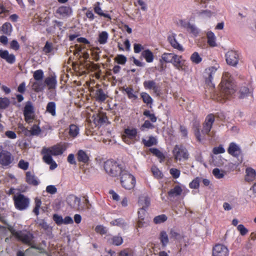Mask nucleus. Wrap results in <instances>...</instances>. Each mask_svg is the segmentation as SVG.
I'll return each instance as SVG.
<instances>
[{
	"label": "nucleus",
	"instance_id": "nucleus-1",
	"mask_svg": "<svg viewBox=\"0 0 256 256\" xmlns=\"http://www.w3.org/2000/svg\"><path fill=\"white\" fill-rule=\"evenodd\" d=\"M215 122V116L213 114H210L206 116L204 121L202 124V134H200L199 124L194 125V134L196 140L199 142L206 139V136L213 138L215 134L214 131H212V126Z\"/></svg>",
	"mask_w": 256,
	"mask_h": 256
},
{
	"label": "nucleus",
	"instance_id": "nucleus-2",
	"mask_svg": "<svg viewBox=\"0 0 256 256\" xmlns=\"http://www.w3.org/2000/svg\"><path fill=\"white\" fill-rule=\"evenodd\" d=\"M220 86V96L216 99L218 101L223 102V100L228 99L235 92L233 80L229 72L223 74Z\"/></svg>",
	"mask_w": 256,
	"mask_h": 256
},
{
	"label": "nucleus",
	"instance_id": "nucleus-3",
	"mask_svg": "<svg viewBox=\"0 0 256 256\" xmlns=\"http://www.w3.org/2000/svg\"><path fill=\"white\" fill-rule=\"evenodd\" d=\"M104 168L108 174L113 177L120 176L125 170H122L120 164L112 160H107L104 162Z\"/></svg>",
	"mask_w": 256,
	"mask_h": 256
},
{
	"label": "nucleus",
	"instance_id": "nucleus-4",
	"mask_svg": "<svg viewBox=\"0 0 256 256\" xmlns=\"http://www.w3.org/2000/svg\"><path fill=\"white\" fill-rule=\"evenodd\" d=\"M138 129L132 126L126 128L122 136V140L128 144H134L138 140Z\"/></svg>",
	"mask_w": 256,
	"mask_h": 256
},
{
	"label": "nucleus",
	"instance_id": "nucleus-5",
	"mask_svg": "<svg viewBox=\"0 0 256 256\" xmlns=\"http://www.w3.org/2000/svg\"><path fill=\"white\" fill-rule=\"evenodd\" d=\"M136 182V178L133 175L126 170L123 172L120 176V183L123 188L126 190H132L135 186Z\"/></svg>",
	"mask_w": 256,
	"mask_h": 256
},
{
	"label": "nucleus",
	"instance_id": "nucleus-6",
	"mask_svg": "<svg viewBox=\"0 0 256 256\" xmlns=\"http://www.w3.org/2000/svg\"><path fill=\"white\" fill-rule=\"evenodd\" d=\"M14 157L12 154L6 150H0V164L4 168L10 167L14 164Z\"/></svg>",
	"mask_w": 256,
	"mask_h": 256
},
{
	"label": "nucleus",
	"instance_id": "nucleus-7",
	"mask_svg": "<svg viewBox=\"0 0 256 256\" xmlns=\"http://www.w3.org/2000/svg\"><path fill=\"white\" fill-rule=\"evenodd\" d=\"M15 208L20 210H26L30 204V199L22 194H18L14 196Z\"/></svg>",
	"mask_w": 256,
	"mask_h": 256
},
{
	"label": "nucleus",
	"instance_id": "nucleus-8",
	"mask_svg": "<svg viewBox=\"0 0 256 256\" xmlns=\"http://www.w3.org/2000/svg\"><path fill=\"white\" fill-rule=\"evenodd\" d=\"M66 150L65 146L60 144L49 148H44L42 150V154L43 156H56L62 154Z\"/></svg>",
	"mask_w": 256,
	"mask_h": 256
},
{
	"label": "nucleus",
	"instance_id": "nucleus-9",
	"mask_svg": "<svg viewBox=\"0 0 256 256\" xmlns=\"http://www.w3.org/2000/svg\"><path fill=\"white\" fill-rule=\"evenodd\" d=\"M173 154L176 160H186L188 158L189 154L187 149L182 145H176L173 150Z\"/></svg>",
	"mask_w": 256,
	"mask_h": 256
},
{
	"label": "nucleus",
	"instance_id": "nucleus-10",
	"mask_svg": "<svg viewBox=\"0 0 256 256\" xmlns=\"http://www.w3.org/2000/svg\"><path fill=\"white\" fill-rule=\"evenodd\" d=\"M12 234L19 241L24 244H30L33 238L32 234L22 230L16 231L14 230H10Z\"/></svg>",
	"mask_w": 256,
	"mask_h": 256
},
{
	"label": "nucleus",
	"instance_id": "nucleus-11",
	"mask_svg": "<svg viewBox=\"0 0 256 256\" xmlns=\"http://www.w3.org/2000/svg\"><path fill=\"white\" fill-rule=\"evenodd\" d=\"M172 66L178 70L184 72L188 70V66L182 56L176 54L172 63Z\"/></svg>",
	"mask_w": 256,
	"mask_h": 256
},
{
	"label": "nucleus",
	"instance_id": "nucleus-12",
	"mask_svg": "<svg viewBox=\"0 0 256 256\" xmlns=\"http://www.w3.org/2000/svg\"><path fill=\"white\" fill-rule=\"evenodd\" d=\"M68 204L70 207L76 210H84V208L80 204V199L78 196L70 194L68 196L66 199Z\"/></svg>",
	"mask_w": 256,
	"mask_h": 256
},
{
	"label": "nucleus",
	"instance_id": "nucleus-13",
	"mask_svg": "<svg viewBox=\"0 0 256 256\" xmlns=\"http://www.w3.org/2000/svg\"><path fill=\"white\" fill-rule=\"evenodd\" d=\"M34 107L32 102L30 101L27 102L24 109V120L27 123H30L34 119Z\"/></svg>",
	"mask_w": 256,
	"mask_h": 256
},
{
	"label": "nucleus",
	"instance_id": "nucleus-14",
	"mask_svg": "<svg viewBox=\"0 0 256 256\" xmlns=\"http://www.w3.org/2000/svg\"><path fill=\"white\" fill-rule=\"evenodd\" d=\"M226 60L228 64L236 66L238 62V54L234 50L228 51L226 54Z\"/></svg>",
	"mask_w": 256,
	"mask_h": 256
},
{
	"label": "nucleus",
	"instance_id": "nucleus-15",
	"mask_svg": "<svg viewBox=\"0 0 256 256\" xmlns=\"http://www.w3.org/2000/svg\"><path fill=\"white\" fill-rule=\"evenodd\" d=\"M228 248L222 244H216L212 249V256H228Z\"/></svg>",
	"mask_w": 256,
	"mask_h": 256
},
{
	"label": "nucleus",
	"instance_id": "nucleus-16",
	"mask_svg": "<svg viewBox=\"0 0 256 256\" xmlns=\"http://www.w3.org/2000/svg\"><path fill=\"white\" fill-rule=\"evenodd\" d=\"M56 13L62 18H67L72 14V10L70 6H62L56 10Z\"/></svg>",
	"mask_w": 256,
	"mask_h": 256
},
{
	"label": "nucleus",
	"instance_id": "nucleus-17",
	"mask_svg": "<svg viewBox=\"0 0 256 256\" xmlns=\"http://www.w3.org/2000/svg\"><path fill=\"white\" fill-rule=\"evenodd\" d=\"M0 57L10 64H14L16 60V56L13 54H10L8 50H0Z\"/></svg>",
	"mask_w": 256,
	"mask_h": 256
},
{
	"label": "nucleus",
	"instance_id": "nucleus-18",
	"mask_svg": "<svg viewBox=\"0 0 256 256\" xmlns=\"http://www.w3.org/2000/svg\"><path fill=\"white\" fill-rule=\"evenodd\" d=\"M143 86L146 90H152L157 94L160 93V87L154 80H145L143 82Z\"/></svg>",
	"mask_w": 256,
	"mask_h": 256
},
{
	"label": "nucleus",
	"instance_id": "nucleus-19",
	"mask_svg": "<svg viewBox=\"0 0 256 256\" xmlns=\"http://www.w3.org/2000/svg\"><path fill=\"white\" fill-rule=\"evenodd\" d=\"M99 85L97 84L96 88L97 89L96 90L94 93V98L96 101L98 102H104L108 98V95L106 94L102 88H98Z\"/></svg>",
	"mask_w": 256,
	"mask_h": 256
},
{
	"label": "nucleus",
	"instance_id": "nucleus-20",
	"mask_svg": "<svg viewBox=\"0 0 256 256\" xmlns=\"http://www.w3.org/2000/svg\"><path fill=\"white\" fill-rule=\"evenodd\" d=\"M228 152L230 154L236 158H238L242 153L240 148L234 142L230 144Z\"/></svg>",
	"mask_w": 256,
	"mask_h": 256
},
{
	"label": "nucleus",
	"instance_id": "nucleus-21",
	"mask_svg": "<svg viewBox=\"0 0 256 256\" xmlns=\"http://www.w3.org/2000/svg\"><path fill=\"white\" fill-rule=\"evenodd\" d=\"M92 118L96 126H101L108 120L106 116L104 113H99L96 116L94 115Z\"/></svg>",
	"mask_w": 256,
	"mask_h": 256
},
{
	"label": "nucleus",
	"instance_id": "nucleus-22",
	"mask_svg": "<svg viewBox=\"0 0 256 256\" xmlns=\"http://www.w3.org/2000/svg\"><path fill=\"white\" fill-rule=\"evenodd\" d=\"M78 161L83 164H88L90 161V157L85 151L82 150H78L76 154Z\"/></svg>",
	"mask_w": 256,
	"mask_h": 256
},
{
	"label": "nucleus",
	"instance_id": "nucleus-23",
	"mask_svg": "<svg viewBox=\"0 0 256 256\" xmlns=\"http://www.w3.org/2000/svg\"><path fill=\"white\" fill-rule=\"evenodd\" d=\"M44 83L49 90L55 89L57 84L56 77L55 75L47 77L44 80Z\"/></svg>",
	"mask_w": 256,
	"mask_h": 256
},
{
	"label": "nucleus",
	"instance_id": "nucleus-24",
	"mask_svg": "<svg viewBox=\"0 0 256 256\" xmlns=\"http://www.w3.org/2000/svg\"><path fill=\"white\" fill-rule=\"evenodd\" d=\"M68 130V136L72 139L76 138L80 134V128L76 124H70Z\"/></svg>",
	"mask_w": 256,
	"mask_h": 256
},
{
	"label": "nucleus",
	"instance_id": "nucleus-25",
	"mask_svg": "<svg viewBox=\"0 0 256 256\" xmlns=\"http://www.w3.org/2000/svg\"><path fill=\"white\" fill-rule=\"evenodd\" d=\"M26 181L29 184L36 186L39 184V182L36 176L30 172H27L26 174Z\"/></svg>",
	"mask_w": 256,
	"mask_h": 256
},
{
	"label": "nucleus",
	"instance_id": "nucleus-26",
	"mask_svg": "<svg viewBox=\"0 0 256 256\" xmlns=\"http://www.w3.org/2000/svg\"><path fill=\"white\" fill-rule=\"evenodd\" d=\"M124 240L122 236L118 234L116 236H111L108 238V242L115 246H120L123 243Z\"/></svg>",
	"mask_w": 256,
	"mask_h": 256
},
{
	"label": "nucleus",
	"instance_id": "nucleus-27",
	"mask_svg": "<svg viewBox=\"0 0 256 256\" xmlns=\"http://www.w3.org/2000/svg\"><path fill=\"white\" fill-rule=\"evenodd\" d=\"M158 239L160 242L162 246L164 248L169 243V238L167 232L164 230H162L160 232Z\"/></svg>",
	"mask_w": 256,
	"mask_h": 256
},
{
	"label": "nucleus",
	"instance_id": "nucleus-28",
	"mask_svg": "<svg viewBox=\"0 0 256 256\" xmlns=\"http://www.w3.org/2000/svg\"><path fill=\"white\" fill-rule=\"evenodd\" d=\"M12 31V26L10 23L6 22L0 27V32L7 36H10Z\"/></svg>",
	"mask_w": 256,
	"mask_h": 256
},
{
	"label": "nucleus",
	"instance_id": "nucleus-29",
	"mask_svg": "<svg viewBox=\"0 0 256 256\" xmlns=\"http://www.w3.org/2000/svg\"><path fill=\"white\" fill-rule=\"evenodd\" d=\"M101 4V3L99 2H96L94 6V10L96 14H98L100 16H104L106 18H108L109 19H111L110 16L108 14H105L103 12L100 6Z\"/></svg>",
	"mask_w": 256,
	"mask_h": 256
},
{
	"label": "nucleus",
	"instance_id": "nucleus-30",
	"mask_svg": "<svg viewBox=\"0 0 256 256\" xmlns=\"http://www.w3.org/2000/svg\"><path fill=\"white\" fill-rule=\"evenodd\" d=\"M182 192V187L180 185H176L168 192V194L170 198L177 196L181 195Z\"/></svg>",
	"mask_w": 256,
	"mask_h": 256
},
{
	"label": "nucleus",
	"instance_id": "nucleus-31",
	"mask_svg": "<svg viewBox=\"0 0 256 256\" xmlns=\"http://www.w3.org/2000/svg\"><path fill=\"white\" fill-rule=\"evenodd\" d=\"M168 40L172 48L177 49L180 52H183L184 48L176 40L174 36H169L168 37Z\"/></svg>",
	"mask_w": 256,
	"mask_h": 256
},
{
	"label": "nucleus",
	"instance_id": "nucleus-32",
	"mask_svg": "<svg viewBox=\"0 0 256 256\" xmlns=\"http://www.w3.org/2000/svg\"><path fill=\"white\" fill-rule=\"evenodd\" d=\"M123 90L126 92L130 100H136L138 98L137 92H135L132 87H124Z\"/></svg>",
	"mask_w": 256,
	"mask_h": 256
},
{
	"label": "nucleus",
	"instance_id": "nucleus-33",
	"mask_svg": "<svg viewBox=\"0 0 256 256\" xmlns=\"http://www.w3.org/2000/svg\"><path fill=\"white\" fill-rule=\"evenodd\" d=\"M46 112L52 116H56V104L54 102H48L46 106Z\"/></svg>",
	"mask_w": 256,
	"mask_h": 256
},
{
	"label": "nucleus",
	"instance_id": "nucleus-34",
	"mask_svg": "<svg viewBox=\"0 0 256 256\" xmlns=\"http://www.w3.org/2000/svg\"><path fill=\"white\" fill-rule=\"evenodd\" d=\"M141 56L146 60L147 62L150 63L154 60V54L149 49L144 50L141 54Z\"/></svg>",
	"mask_w": 256,
	"mask_h": 256
},
{
	"label": "nucleus",
	"instance_id": "nucleus-35",
	"mask_svg": "<svg viewBox=\"0 0 256 256\" xmlns=\"http://www.w3.org/2000/svg\"><path fill=\"white\" fill-rule=\"evenodd\" d=\"M176 54L174 53L165 52L162 54L160 62H162L163 61L166 63H171L172 64Z\"/></svg>",
	"mask_w": 256,
	"mask_h": 256
},
{
	"label": "nucleus",
	"instance_id": "nucleus-36",
	"mask_svg": "<svg viewBox=\"0 0 256 256\" xmlns=\"http://www.w3.org/2000/svg\"><path fill=\"white\" fill-rule=\"evenodd\" d=\"M42 159L46 164L50 165V170H53L57 168L58 165L53 160L52 156H43Z\"/></svg>",
	"mask_w": 256,
	"mask_h": 256
},
{
	"label": "nucleus",
	"instance_id": "nucleus-37",
	"mask_svg": "<svg viewBox=\"0 0 256 256\" xmlns=\"http://www.w3.org/2000/svg\"><path fill=\"white\" fill-rule=\"evenodd\" d=\"M246 176L245 180L247 182H251L254 179L256 176V172L254 169L251 168H248L246 169Z\"/></svg>",
	"mask_w": 256,
	"mask_h": 256
},
{
	"label": "nucleus",
	"instance_id": "nucleus-38",
	"mask_svg": "<svg viewBox=\"0 0 256 256\" xmlns=\"http://www.w3.org/2000/svg\"><path fill=\"white\" fill-rule=\"evenodd\" d=\"M140 97L144 104H146L148 106H150V108L152 107L153 100L149 94L146 92H142L140 93Z\"/></svg>",
	"mask_w": 256,
	"mask_h": 256
},
{
	"label": "nucleus",
	"instance_id": "nucleus-39",
	"mask_svg": "<svg viewBox=\"0 0 256 256\" xmlns=\"http://www.w3.org/2000/svg\"><path fill=\"white\" fill-rule=\"evenodd\" d=\"M216 70L217 69L214 66H211L207 70L208 76L206 78V82L208 84H212V80H213V76L216 73Z\"/></svg>",
	"mask_w": 256,
	"mask_h": 256
},
{
	"label": "nucleus",
	"instance_id": "nucleus-40",
	"mask_svg": "<svg viewBox=\"0 0 256 256\" xmlns=\"http://www.w3.org/2000/svg\"><path fill=\"white\" fill-rule=\"evenodd\" d=\"M216 70L217 69L214 66H211L207 70L208 76L206 78V82L208 84H212V80H213V76L216 73Z\"/></svg>",
	"mask_w": 256,
	"mask_h": 256
},
{
	"label": "nucleus",
	"instance_id": "nucleus-41",
	"mask_svg": "<svg viewBox=\"0 0 256 256\" xmlns=\"http://www.w3.org/2000/svg\"><path fill=\"white\" fill-rule=\"evenodd\" d=\"M142 143L146 147H150L152 146L156 145L158 142L156 138L153 136H150L148 140L143 138L142 140Z\"/></svg>",
	"mask_w": 256,
	"mask_h": 256
},
{
	"label": "nucleus",
	"instance_id": "nucleus-42",
	"mask_svg": "<svg viewBox=\"0 0 256 256\" xmlns=\"http://www.w3.org/2000/svg\"><path fill=\"white\" fill-rule=\"evenodd\" d=\"M208 39V44L212 47H214L216 46V36L212 32H208L206 34Z\"/></svg>",
	"mask_w": 256,
	"mask_h": 256
},
{
	"label": "nucleus",
	"instance_id": "nucleus-43",
	"mask_svg": "<svg viewBox=\"0 0 256 256\" xmlns=\"http://www.w3.org/2000/svg\"><path fill=\"white\" fill-rule=\"evenodd\" d=\"M45 86V84L42 81H36L32 84V89L36 92H42Z\"/></svg>",
	"mask_w": 256,
	"mask_h": 256
},
{
	"label": "nucleus",
	"instance_id": "nucleus-44",
	"mask_svg": "<svg viewBox=\"0 0 256 256\" xmlns=\"http://www.w3.org/2000/svg\"><path fill=\"white\" fill-rule=\"evenodd\" d=\"M110 224L112 226H117L122 228H124L127 225L124 220L122 218L115 219L111 221Z\"/></svg>",
	"mask_w": 256,
	"mask_h": 256
},
{
	"label": "nucleus",
	"instance_id": "nucleus-45",
	"mask_svg": "<svg viewBox=\"0 0 256 256\" xmlns=\"http://www.w3.org/2000/svg\"><path fill=\"white\" fill-rule=\"evenodd\" d=\"M138 202L142 207L148 208L150 204V200L148 196H142L139 198Z\"/></svg>",
	"mask_w": 256,
	"mask_h": 256
},
{
	"label": "nucleus",
	"instance_id": "nucleus-46",
	"mask_svg": "<svg viewBox=\"0 0 256 256\" xmlns=\"http://www.w3.org/2000/svg\"><path fill=\"white\" fill-rule=\"evenodd\" d=\"M108 33L106 31H103L98 35V42L100 44H106L108 42Z\"/></svg>",
	"mask_w": 256,
	"mask_h": 256
},
{
	"label": "nucleus",
	"instance_id": "nucleus-47",
	"mask_svg": "<svg viewBox=\"0 0 256 256\" xmlns=\"http://www.w3.org/2000/svg\"><path fill=\"white\" fill-rule=\"evenodd\" d=\"M213 12L209 10H198L196 13V16L202 18H210Z\"/></svg>",
	"mask_w": 256,
	"mask_h": 256
},
{
	"label": "nucleus",
	"instance_id": "nucleus-48",
	"mask_svg": "<svg viewBox=\"0 0 256 256\" xmlns=\"http://www.w3.org/2000/svg\"><path fill=\"white\" fill-rule=\"evenodd\" d=\"M10 101L6 97H0V109L5 110L10 105Z\"/></svg>",
	"mask_w": 256,
	"mask_h": 256
},
{
	"label": "nucleus",
	"instance_id": "nucleus-49",
	"mask_svg": "<svg viewBox=\"0 0 256 256\" xmlns=\"http://www.w3.org/2000/svg\"><path fill=\"white\" fill-rule=\"evenodd\" d=\"M190 60L194 64H198L202 62V58L198 52H195L191 55Z\"/></svg>",
	"mask_w": 256,
	"mask_h": 256
},
{
	"label": "nucleus",
	"instance_id": "nucleus-50",
	"mask_svg": "<svg viewBox=\"0 0 256 256\" xmlns=\"http://www.w3.org/2000/svg\"><path fill=\"white\" fill-rule=\"evenodd\" d=\"M168 219V218L166 214H162L158 216H156L154 218V222L156 224H159L166 222Z\"/></svg>",
	"mask_w": 256,
	"mask_h": 256
},
{
	"label": "nucleus",
	"instance_id": "nucleus-51",
	"mask_svg": "<svg viewBox=\"0 0 256 256\" xmlns=\"http://www.w3.org/2000/svg\"><path fill=\"white\" fill-rule=\"evenodd\" d=\"M44 76V72L42 70H36L33 74L34 78L36 81H42Z\"/></svg>",
	"mask_w": 256,
	"mask_h": 256
},
{
	"label": "nucleus",
	"instance_id": "nucleus-52",
	"mask_svg": "<svg viewBox=\"0 0 256 256\" xmlns=\"http://www.w3.org/2000/svg\"><path fill=\"white\" fill-rule=\"evenodd\" d=\"M114 60L119 64L124 65L127 61V58L124 55L118 54L114 58Z\"/></svg>",
	"mask_w": 256,
	"mask_h": 256
},
{
	"label": "nucleus",
	"instance_id": "nucleus-53",
	"mask_svg": "<svg viewBox=\"0 0 256 256\" xmlns=\"http://www.w3.org/2000/svg\"><path fill=\"white\" fill-rule=\"evenodd\" d=\"M118 256H134V250L130 248H126L122 250Z\"/></svg>",
	"mask_w": 256,
	"mask_h": 256
},
{
	"label": "nucleus",
	"instance_id": "nucleus-54",
	"mask_svg": "<svg viewBox=\"0 0 256 256\" xmlns=\"http://www.w3.org/2000/svg\"><path fill=\"white\" fill-rule=\"evenodd\" d=\"M150 152L159 158L162 159L164 158L163 153L157 148H150Z\"/></svg>",
	"mask_w": 256,
	"mask_h": 256
},
{
	"label": "nucleus",
	"instance_id": "nucleus-55",
	"mask_svg": "<svg viewBox=\"0 0 256 256\" xmlns=\"http://www.w3.org/2000/svg\"><path fill=\"white\" fill-rule=\"evenodd\" d=\"M42 204L41 200L38 198H35V206L33 210V212L36 216L39 214V210Z\"/></svg>",
	"mask_w": 256,
	"mask_h": 256
},
{
	"label": "nucleus",
	"instance_id": "nucleus-56",
	"mask_svg": "<svg viewBox=\"0 0 256 256\" xmlns=\"http://www.w3.org/2000/svg\"><path fill=\"white\" fill-rule=\"evenodd\" d=\"M153 175L156 178H162L163 176L162 172L156 166H152L151 168Z\"/></svg>",
	"mask_w": 256,
	"mask_h": 256
},
{
	"label": "nucleus",
	"instance_id": "nucleus-57",
	"mask_svg": "<svg viewBox=\"0 0 256 256\" xmlns=\"http://www.w3.org/2000/svg\"><path fill=\"white\" fill-rule=\"evenodd\" d=\"M30 132L32 136H38L40 134L42 130L38 125L34 124L30 128Z\"/></svg>",
	"mask_w": 256,
	"mask_h": 256
},
{
	"label": "nucleus",
	"instance_id": "nucleus-58",
	"mask_svg": "<svg viewBox=\"0 0 256 256\" xmlns=\"http://www.w3.org/2000/svg\"><path fill=\"white\" fill-rule=\"evenodd\" d=\"M143 114L148 117L152 122H156V117L154 114H151L150 110H145L143 112Z\"/></svg>",
	"mask_w": 256,
	"mask_h": 256
},
{
	"label": "nucleus",
	"instance_id": "nucleus-59",
	"mask_svg": "<svg viewBox=\"0 0 256 256\" xmlns=\"http://www.w3.org/2000/svg\"><path fill=\"white\" fill-rule=\"evenodd\" d=\"M53 50V44L52 42L47 41L43 48V51L46 54H50Z\"/></svg>",
	"mask_w": 256,
	"mask_h": 256
},
{
	"label": "nucleus",
	"instance_id": "nucleus-60",
	"mask_svg": "<svg viewBox=\"0 0 256 256\" xmlns=\"http://www.w3.org/2000/svg\"><path fill=\"white\" fill-rule=\"evenodd\" d=\"M212 174L216 178L218 179L222 178L224 176V172L218 168H215L212 170Z\"/></svg>",
	"mask_w": 256,
	"mask_h": 256
},
{
	"label": "nucleus",
	"instance_id": "nucleus-61",
	"mask_svg": "<svg viewBox=\"0 0 256 256\" xmlns=\"http://www.w3.org/2000/svg\"><path fill=\"white\" fill-rule=\"evenodd\" d=\"M200 178L198 177L195 178L189 184V186L191 188L196 189L199 187Z\"/></svg>",
	"mask_w": 256,
	"mask_h": 256
},
{
	"label": "nucleus",
	"instance_id": "nucleus-62",
	"mask_svg": "<svg viewBox=\"0 0 256 256\" xmlns=\"http://www.w3.org/2000/svg\"><path fill=\"white\" fill-rule=\"evenodd\" d=\"M186 30L194 36H197L199 33L198 30L194 25L191 24H190Z\"/></svg>",
	"mask_w": 256,
	"mask_h": 256
},
{
	"label": "nucleus",
	"instance_id": "nucleus-63",
	"mask_svg": "<svg viewBox=\"0 0 256 256\" xmlns=\"http://www.w3.org/2000/svg\"><path fill=\"white\" fill-rule=\"evenodd\" d=\"M225 152V150L222 144L219 145L218 146L214 147L212 149V152L214 154H223Z\"/></svg>",
	"mask_w": 256,
	"mask_h": 256
},
{
	"label": "nucleus",
	"instance_id": "nucleus-64",
	"mask_svg": "<svg viewBox=\"0 0 256 256\" xmlns=\"http://www.w3.org/2000/svg\"><path fill=\"white\" fill-rule=\"evenodd\" d=\"M170 173L174 178L176 179L179 178L180 174V172L177 168H172L170 169Z\"/></svg>",
	"mask_w": 256,
	"mask_h": 256
}]
</instances>
